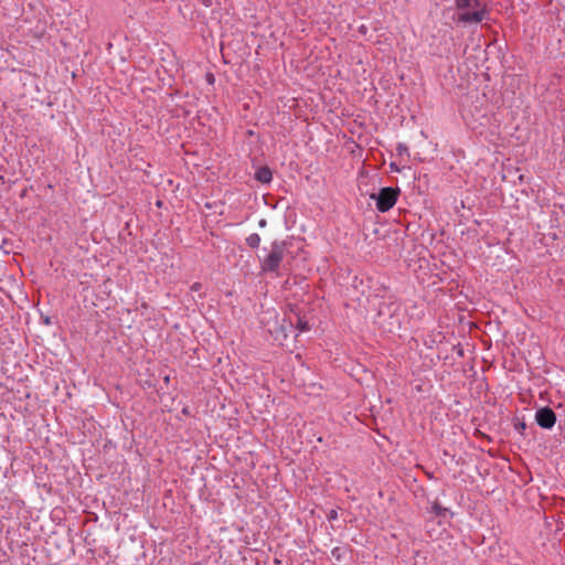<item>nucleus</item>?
<instances>
[{
	"label": "nucleus",
	"instance_id": "0eeeda50",
	"mask_svg": "<svg viewBox=\"0 0 565 565\" xmlns=\"http://www.w3.org/2000/svg\"><path fill=\"white\" fill-rule=\"evenodd\" d=\"M296 327L297 329L300 331V332H305V331H308L310 329V326L308 323L307 320H305L303 318L301 317H297V323H296Z\"/></svg>",
	"mask_w": 565,
	"mask_h": 565
},
{
	"label": "nucleus",
	"instance_id": "39448f33",
	"mask_svg": "<svg viewBox=\"0 0 565 565\" xmlns=\"http://www.w3.org/2000/svg\"><path fill=\"white\" fill-rule=\"evenodd\" d=\"M255 178L262 183H269L273 178L271 170L268 167H262L256 171Z\"/></svg>",
	"mask_w": 565,
	"mask_h": 565
},
{
	"label": "nucleus",
	"instance_id": "f8f14e48",
	"mask_svg": "<svg viewBox=\"0 0 565 565\" xmlns=\"http://www.w3.org/2000/svg\"><path fill=\"white\" fill-rule=\"evenodd\" d=\"M44 323H45V324H50V323H51V320H50V318H49V317H45V318H44Z\"/></svg>",
	"mask_w": 565,
	"mask_h": 565
},
{
	"label": "nucleus",
	"instance_id": "7ed1b4c3",
	"mask_svg": "<svg viewBox=\"0 0 565 565\" xmlns=\"http://www.w3.org/2000/svg\"><path fill=\"white\" fill-rule=\"evenodd\" d=\"M399 190L394 188H383L377 195L371 198L376 200V207L381 212L391 210L396 203Z\"/></svg>",
	"mask_w": 565,
	"mask_h": 565
},
{
	"label": "nucleus",
	"instance_id": "f03ea898",
	"mask_svg": "<svg viewBox=\"0 0 565 565\" xmlns=\"http://www.w3.org/2000/svg\"><path fill=\"white\" fill-rule=\"evenodd\" d=\"M285 255V243L275 242L268 256L264 259L262 268L264 271H276Z\"/></svg>",
	"mask_w": 565,
	"mask_h": 565
},
{
	"label": "nucleus",
	"instance_id": "20e7f679",
	"mask_svg": "<svg viewBox=\"0 0 565 565\" xmlns=\"http://www.w3.org/2000/svg\"><path fill=\"white\" fill-rule=\"evenodd\" d=\"M537 425L544 429H551L556 422L555 413L550 407H541L535 413Z\"/></svg>",
	"mask_w": 565,
	"mask_h": 565
},
{
	"label": "nucleus",
	"instance_id": "ddd939ff",
	"mask_svg": "<svg viewBox=\"0 0 565 565\" xmlns=\"http://www.w3.org/2000/svg\"><path fill=\"white\" fill-rule=\"evenodd\" d=\"M156 205H157L158 207H161V206H162V202H161V201H157Z\"/></svg>",
	"mask_w": 565,
	"mask_h": 565
},
{
	"label": "nucleus",
	"instance_id": "6e6552de",
	"mask_svg": "<svg viewBox=\"0 0 565 565\" xmlns=\"http://www.w3.org/2000/svg\"><path fill=\"white\" fill-rule=\"evenodd\" d=\"M259 242H260V238L257 234H252L249 237H247V244L253 248L258 247Z\"/></svg>",
	"mask_w": 565,
	"mask_h": 565
},
{
	"label": "nucleus",
	"instance_id": "f257e3e1",
	"mask_svg": "<svg viewBox=\"0 0 565 565\" xmlns=\"http://www.w3.org/2000/svg\"><path fill=\"white\" fill-rule=\"evenodd\" d=\"M457 19L463 23H479L486 15L484 6L479 0H456Z\"/></svg>",
	"mask_w": 565,
	"mask_h": 565
},
{
	"label": "nucleus",
	"instance_id": "4468645a",
	"mask_svg": "<svg viewBox=\"0 0 565 565\" xmlns=\"http://www.w3.org/2000/svg\"><path fill=\"white\" fill-rule=\"evenodd\" d=\"M164 382H166V383H168V382H169V377H168V376H166V377H164Z\"/></svg>",
	"mask_w": 565,
	"mask_h": 565
},
{
	"label": "nucleus",
	"instance_id": "423d86ee",
	"mask_svg": "<svg viewBox=\"0 0 565 565\" xmlns=\"http://www.w3.org/2000/svg\"><path fill=\"white\" fill-rule=\"evenodd\" d=\"M431 511L437 516L446 518L447 515H452L449 509L441 507L439 503H434L431 507Z\"/></svg>",
	"mask_w": 565,
	"mask_h": 565
},
{
	"label": "nucleus",
	"instance_id": "1a4fd4ad",
	"mask_svg": "<svg viewBox=\"0 0 565 565\" xmlns=\"http://www.w3.org/2000/svg\"><path fill=\"white\" fill-rule=\"evenodd\" d=\"M205 79L210 85H213L215 83V77L212 73H206Z\"/></svg>",
	"mask_w": 565,
	"mask_h": 565
},
{
	"label": "nucleus",
	"instance_id": "9b49d317",
	"mask_svg": "<svg viewBox=\"0 0 565 565\" xmlns=\"http://www.w3.org/2000/svg\"><path fill=\"white\" fill-rule=\"evenodd\" d=\"M337 518V511L332 510L330 512V519H335Z\"/></svg>",
	"mask_w": 565,
	"mask_h": 565
},
{
	"label": "nucleus",
	"instance_id": "9d476101",
	"mask_svg": "<svg viewBox=\"0 0 565 565\" xmlns=\"http://www.w3.org/2000/svg\"><path fill=\"white\" fill-rule=\"evenodd\" d=\"M201 288H202L201 282H194V284H192V286H191V290H192V291H199Z\"/></svg>",
	"mask_w": 565,
	"mask_h": 565
}]
</instances>
